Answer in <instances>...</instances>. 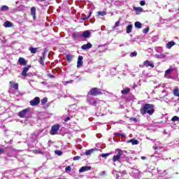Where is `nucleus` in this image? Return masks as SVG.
<instances>
[{"mask_svg":"<svg viewBox=\"0 0 179 179\" xmlns=\"http://www.w3.org/2000/svg\"><path fill=\"white\" fill-rule=\"evenodd\" d=\"M93 152H99V149L98 148H92V149L88 150L85 152V155H86V156H90V155H92V153H93Z\"/></svg>","mask_w":179,"mask_h":179,"instance_id":"nucleus-15","label":"nucleus"},{"mask_svg":"<svg viewBox=\"0 0 179 179\" xmlns=\"http://www.w3.org/2000/svg\"><path fill=\"white\" fill-rule=\"evenodd\" d=\"M138 55V52H136V51L131 52V57H136Z\"/></svg>","mask_w":179,"mask_h":179,"instance_id":"nucleus-39","label":"nucleus"},{"mask_svg":"<svg viewBox=\"0 0 179 179\" xmlns=\"http://www.w3.org/2000/svg\"><path fill=\"white\" fill-rule=\"evenodd\" d=\"M120 20L116 22L115 24V27H120Z\"/></svg>","mask_w":179,"mask_h":179,"instance_id":"nucleus-41","label":"nucleus"},{"mask_svg":"<svg viewBox=\"0 0 179 179\" xmlns=\"http://www.w3.org/2000/svg\"><path fill=\"white\" fill-rule=\"evenodd\" d=\"M40 1L43 2V1H45V0H40Z\"/></svg>","mask_w":179,"mask_h":179,"instance_id":"nucleus-53","label":"nucleus"},{"mask_svg":"<svg viewBox=\"0 0 179 179\" xmlns=\"http://www.w3.org/2000/svg\"><path fill=\"white\" fill-rule=\"evenodd\" d=\"M59 124L53 125L50 131V135H57V134H58V131H59Z\"/></svg>","mask_w":179,"mask_h":179,"instance_id":"nucleus-4","label":"nucleus"},{"mask_svg":"<svg viewBox=\"0 0 179 179\" xmlns=\"http://www.w3.org/2000/svg\"><path fill=\"white\" fill-rule=\"evenodd\" d=\"M40 104V97L36 96L34 99L30 101V105L33 107Z\"/></svg>","mask_w":179,"mask_h":179,"instance_id":"nucleus-5","label":"nucleus"},{"mask_svg":"<svg viewBox=\"0 0 179 179\" xmlns=\"http://www.w3.org/2000/svg\"><path fill=\"white\" fill-rule=\"evenodd\" d=\"M134 10H136V14L141 13V12H143V8L141 7H133Z\"/></svg>","mask_w":179,"mask_h":179,"instance_id":"nucleus-20","label":"nucleus"},{"mask_svg":"<svg viewBox=\"0 0 179 179\" xmlns=\"http://www.w3.org/2000/svg\"><path fill=\"white\" fill-rule=\"evenodd\" d=\"M50 78H54V76H52V75H50Z\"/></svg>","mask_w":179,"mask_h":179,"instance_id":"nucleus-52","label":"nucleus"},{"mask_svg":"<svg viewBox=\"0 0 179 179\" xmlns=\"http://www.w3.org/2000/svg\"><path fill=\"white\" fill-rule=\"evenodd\" d=\"M28 111H29V109H24L20 111L18 113V117H20V118H24Z\"/></svg>","mask_w":179,"mask_h":179,"instance_id":"nucleus-7","label":"nucleus"},{"mask_svg":"<svg viewBox=\"0 0 179 179\" xmlns=\"http://www.w3.org/2000/svg\"><path fill=\"white\" fill-rule=\"evenodd\" d=\"M66 59L69 62H72V59H73V55H67Z\"/></svg>","mask_w":179,"mask_h":179,"instance_id":"nucleus-29","label":"nucleus"},{"mask_svg":"<svg viewBox=\"0 0 179 179\" xmlns=\"http://www.w3.org/2000/svg\"><path fill=\"white\" fill-rule=\"evenodd\" d=\"M109 155H110V153H105V154L101 155V157H108Z\"/></svg>","mask_w":179,"mask_h":179,"instance_id":"nucleus-37","label":"nucleus"},{"mask_svg":"<svg viewBox=\"0 0 179 179\" xmlns=\"http://www.w3.org/2000/svg\"><path fill=\"white\" fill-rule=\"evenodd\" d=\"M91 15H92V13L90 12L89 15L85 19H84V20H86V19H89V17H90Z\"/></svg>","mask_w":179,"mask_h":179,"instance_id":"nucleus-47","label":"nucleus"},{"mask_svg":"<svg viewBox=\"0 0 179 179\" xmlns=\"http://www.w3.org/2000/svg\"><path fill=\"white\" fill-rule=\"evenodd\" d=\"M134 26L136 29H142V23L139 21L136 22Z\"/></svg>","mask_w":179,"mask_h":179,"instance_id":"nucleus-26","label":"nucleus"},{"mask_svg":"<svg viewBox=\"0 0 179 179\" xmlns=\"http://www.w3.org/2000/svg\"><path fill=\"white\" fill-rule=\"evenodd\" d=\"M171 72H173V67L170 66V68L168 70L165 71L164 78H167V75H170Z\"/></svg>","mask_w":179,"mask_h":179,"instance_id":"nucleus-21","label":"nucleus"},{"mask_svg":"<svg viewBox=\"0 0 179 179\" xmlns=\"http://www.w3.org/2000/svg\"><path fill=\"white\" fill-rule=\"evenodd\" d=\"M139 66H140V68H143V66H143H143L142 65H139Z\"/></svg>","mask_w":179,"mask_h":179,"instance_id":"nucleus-51","label":"nucleus"},{"mask_svg":"<svg viewBox=\"0 0 179 179\" xmlns=\"http://www.w3.org/2000/svg\"><path fill=\"white\" fill-rule=\"evenodd\" d=\"M132 121H134V122H138V120L135 117L131 118Z\"/></svg>","mask_w":179,"mask_h":179,"instance_id":"nucleus-46","label":"nucleus"},{"mask_svg":"<svg viewBox=\"0 0 179 179\" xmlns=\"http://www.w3.org/2000/svg\"><path fill=\"white\" fill-rule=\"evenodd\" d=\"M72 82H73V80H68V81H66V82H65V84H66V85H68V84H69V83H72Z\"/></svg>","mask_w":179,"mask_h":179,"instance_id":"nucleus-45","label":"nucleus"},{"mask_svg":"<svg viewBox=\"0 0 179 179\" xmlns=\"http://www.w3.org/2000/svg\"><path fill=\"white\" fill-rule=\"evenodd\" d=\"M71 120V117H67L66 119H64V122H68Z\"/></svg>","mask_w":179,"mask_h":179,"instance_id":"nucleus-44","label":"nucleus"},{"mask_svg":"<svg viewBox=\"0 0 179 179\" xmlns=\"http://www.w3.org/2000/svg\"><path fill=\"white\" fill-rule=\"evenodd\" d=\"M73 160L74 162H76V160H80V157H79V156H76V157H74L73 158Z\"/></svg>","mask_w":179,"mask_h":179,"instance_id":"nucleus-40","label":"nucleus"},{"mask_svg":"<svg viewBox=\"0 0 179 179\" xmlns=\"http://www.w3.org/2000/svg\"><path fill=\"white\" fill-rule=\"evenodd\" d=\"M126 32L127 33V34H129V33L132 32V24H129L127 27Z\"/></svg>","mask_w":179,"mask_h":179,"instance_id":"nucleus-27","label":"nucleus"},{"mask_svg":"<svg viewBox=\"0 0 179 179\" xmlns=\"http://www.w3.org/2000/svg\"><path fill=\"white\" fill-rule=\"evenodd\" d=\"M31 66H25L23 68V70L21 73L22 76L26 78L27 76V72H29V69H30Z\"/></svg>","mask_w":179,"mask_h":179,"instance_id":"nucleus-6","label":"nucleus"},{"mask_svg":"<svg viewBox=\"0 0 179 179\" xmlns=\"http://www.w3.org/2000/svg\"><path fill=\"white\" fill-rule=\"evenodd\" d=\"M31 15L33 16L34 20H36V7H32L31 8Z\"/></svg>","mask_w":179,"mask_h":179,"instance_id":"nucleus-17","label":"nucleus"},{"mask_svg":"<svg viewBox=\"0 0 179 179\" xmlns=\"http://www.w3.org/2000/svg\"><path fill=\"white\" fill-rule=\"evenodd\" d=\"M107 15V13H106L105 11H98L96 13V16H106Z\"/></svg>","mask_w":179,"mask_h":179,"instance_id":"nucleus-28","label":"nucleus"},{"mask_svg":"<svg viewBox=\"0 0 179 179\" xmlns=\"http://www.w3.org/2000/svg\"><path fill=\"white\" fill-rule=\"evenodd\" d=\"M47 101H48V98L44 97V98L41 100V104H42V106H44V104H45V103H47Z\"/></svg>","mask_w":179,"mask_h":179,"instance_id":"nucleus-30","label":"nucleus"},{"mask_svg":"<svg viewBox=\"0 0 179 179\" xmlns=\"http://www.w3.org/2000/svg\"><path fill=\"white\" fill-rule=\"evenodd\" d=\"M152 148H153L154 150H157V149H158V148L157 146H153Z\"/></svg>","mask_w":179,"mask_h":179,"instance_id":"nucleus-49","label":"nucleus"},{"mask_svg":"<svg viewBox=\"0 0 179 179\" xmlns=\"http://www.w3.org/2000/svg\"><path fill=\"white\" fill-rule=\"evenodd\" d=\"M90 100H93V99H90Z\"/></svg>","mask_w":179,"mask_h":179,"instance_id":"nucleus-54","label":"nucleus"},{"mask_svg":"<svg viewBox=\"0 0 179 179\" xmlns=\"http://www.w3.org/2000/svg\"><path fill=\"white\" fill-rule=\"evenodd\" d=\"M176 45V42L174 41H170L166 44V47L167 48H169V50H170V48H171V47Z\"/></svg>","mask_w":179,"mask_h":179,"instance_id":"nucleus-24","label":"nucleus"},{"mask_svg":"<svg viewBox=\"0 0 179 179\" xmlns=\"http://www.w3.org/2000/svg\"><path fill=\"white\" fill-rule=\"evenodd\" d=\"M81 36H83V37H84V38H89V37H90L92 36V34L90 33V31L87 30L85 31L83 34H81Z\"/></svg>","mask_w":179,"mask_h":179,"instance_id":"nucleus-13","label":"nucleus"},{"mask_svg":"<svg viewBox=\"0 0 179 179\" xmlns=\"http://www.w3.org/2000/svg\"><path fill=\"white\" fill-rule=\"evenodd\" d=\"M143 66H146L147 68L150 66V68H155V64L149 62V60H146L143 62Z\"/></svg>","mask_w":179,"mask_h":179,"instance_id":"nucleus-10","label":"nucleus"},{"mask_svg":"<svg viewBox=\"0 0 179 179\" xmlns=\"http://www.w3.org/2000/svg\"><path fill=\"white\" fill-rule=\"evenodd\" d=\"M141 159H142V160H145V159H146V157H142Z\"/></svg>","mask_w":179,"mask_h":179,"instance_id":"nucleus-50","label":"nucleus"},{"mask_svg":"<svg viewBox=\"0 0 179 179\" xmlns=\"http://www.w3.org/2000/svg\"><path fill=\"white\" fill-rule=\"evenodd\" d=\"M36 153H38V155H43V151L40 150H35Z\"/></svg>","mask_w":179,"mask_h":179,"instance_id":"nucleus-43","label":"nucleus"},{"mask_svg":"<svg viewBox=\"0 0 179 179\" xmlns=\"http://www.w3.org/2000/svg\"><path fill=\"white\" fill-rule=\"evenodd\" d=\"M83 65V57L79 56L77 62V68H80Z\"/></svg>","mask_w":179,"mask_h":179,"instance_id":"nucleus-9","label":"nucleus"},{"mask_svg":"<svg viewBox=\"0 0 179 179\" xmlns=\"http://www.w3.org/2000/svg\"><path fill=\"white\" fill-rule=\"evenodd\" d=\"M116 136H121V138H125V134H120V133H116L115 134Z\"/></svg>","mask_w":179,"mask_h":179,"instance_id":"nucleus-35","label":"nucleus"},{"mask_svg":"<svg viewBox=\"0 0 179 179\" xmlns=\"http://www.w3.org/2000/svg\"><path fill=\"white\" fill-rule=\"evenodd\" d=\"M115 152H117V155H113V162L115 163V162H120V159H121V156L124 155V151L120 148L115 149Z\"/></svg>","mask_w":179,"mask_h":179,"instance_id":"nucleus-3","label":"nucleus"},{"mask_svg":"<svg viewBox=\"0 0 179 179\" xmlns=\"http://www.w3.org/2000/svg\"><path fill=\"white\" fill-rule=\"evenodd\" d=\"M129 143H131V145H139V141L133 138V139H130L129 141Z\"/></svg>","mask_w":179,"mask_h":179,"instance_id":"nucleus-23","label":"nucleus"},{"mask_svg":"<svg viewBox=\"0 0 179 179\" xmlns=\"http://www.w3.org/2000/svg\"><path fill=\"white\" fill-rule=\"evenodd\" d=\"M171 121H173V122H176V121L179 122V117H178V116H173L172 117V119H171Z\"/></svg>","mask_w":179,"mask_h":179,"instance_id":"nucleus-32","label":"nucleus"},{"mask_svg":"<svg viewBox=\"0 0 179 179\" xmlns=\"http://www.w3.org/2000/svg\"><path fill=\"white\" fill-rule=\"evenodd\" d=\"M149 30H150L149 27H147L143 29V33H144V34H148V33H149Z\"/></svg>","mask_w":179,"mask_h":179,"instance_id":"nucleus-34","label":"nucleus"},{"mask_svg":"<svg viewBox=\"0 0 179 179\" xmlns=\"http://www.w3.org/2000/svg\"><path fill=\"white\" fill-rule=\"evenodd\" d=\"M73 38H80V37H82V34L79 32H74L72 34Z\"/></svg>","mask_w":179,"mask_h":179,"instance_id":"nucleus-19","label":"nucleus"},{"mask_svg":"<svg viewBox=\"0 0 179 179\" xmlns=\"http://www.w3.org/2000/svg\"><path fill=\"white\" fill-rule=\"evenodd\" d=\"M31 54H36V52H38V48H33V47H30L29 48Z\"/></svg>","mask_w":179,"mask_h":179,"instance_id":"nucleus-18","label":"nucleus"},{"mask_svg":"<svg viewBox=\"0 0 179 179\" xmlns=\"http://www.w3.org/2000/svg\"><path fill=\"white\" fill-rule=\"evenodd\" d=\"M103 94V92H101V89L99 87H93L92 88L87 94V96H101Z\"/></svg>","mask_w":179,"mask_h":179,"instance_id":"nucleus-2","label":"nucleus"},{"mask_svg":"<svg viewBox=\"0 0 179 179\" xmlns=\"http://www.w3.org/2000/svg\"><path fill=\"white\" fill-rule=\"evenodd\" d=\"M141 115L148 114V115H153L155 114V105L147 103L142 106L140 108Z\"/></svg>","mask_w":179,"mask_h":179,"instance_id":"nucleus-1","label":"nucleus"},{"mask_svg":"<svg viewBox=\"0 0 179 179\" xmlns=\"http://www.w3.org/2000/svg\"><path fill=\"white\" fill-rule=\"evenodd\" d=\"M5 150L2 148L0 149V153H4Z\"/></svg>","mask_w":179,"mask_h":179,"instance_id":"nucleus-48","label":"nucleus"},{"mask_svg":"<svg viewBox=\"0 0 179 179\" xmlns=\"http://www.w3.org/2000/svg\"><path fill=\"white\" fill-rule=\"evenodd\" d=\"M92 47H93V45H92V43H87V44H84L81 46V48L83 50H90V48H92Z\"/></svg>","mask_w":179,"mask_h":179,"instance_id":"nucleus-14","label":"nucleus"},{"mask_svg":"<svg viewBox=\"0 0 179 179\" xmlns=\"http://www.w3.org/2000/svg\"><path fill=\"white\" fill-rule=\"evenodd\" d=\"M4 27H12L13 26V24L10 21H6L3 23Z\"/></svg>","mask_w":179,"mask_h":179,"instance_id":"nucleus-22","label":"nucleus"},{"mask_svg":"<svg viewBox=\"0 0 179 179\" xmlns=\"http://www.w3.org/2000/svg\"><path fill=\"white\" fill-rule=\"evenodd\" d=\"M0 10H9V7H8V6H2L0 8Z\"/></svg>","mask_w":179,"mask_h":179,"instance_id":"nucleus-31","label":"nucleus"},{"mask_svg":"<svg viewBox=\"0 0 179 179\" xmlns=\"http://www.w3.org/2000/svg\"><path fill=\"white\" fill-rule=\"evenodd\" d=\"M140 5H141V6H145V5H146V1H140Z\"/></svg>","mask_w":179,"mask_h":179,"instance_id":"nucleus-38","label":"nucleus"},{"mask_svg":"<svg viewBox=\"0 0 179 179\" xmlns=\"http://www.w3.org/2000/svg\"><path fill=\"white\" fill-rule=\"evenodd\" d=\"M131 92L130 88H124L123 90L121 91L122 94H128Z\"/></svg>","mask_w":179,"mask_h":179,"instance_id":"nucleus-25","label":"nucleus"},{"mask_svg":"<svg viewBox=\"0 0 179 179\" xmlns=\"http://www.w3.org/2000/svg\"><path fill=\"white\" fill-rule=\"evenodd\" d=\"M71 170H72L71 166H68L65 168V171H71Z\"/></svg>","mask_w":179,"mask_h":179,"instance_id":"nucleus-36","label":"nucleus"},{"mask_svg":"<svg viewBox=\"0 0 179 179\" xmlns=\"http://www.w3.org/2000/svg\"><path fill=\"white\" fill-rule=\"evenodd\" d=\"M44 59H45V54L43 53V56H41L38 59V62L42 65V66H44Z\"/></svg>","mask_w":179,"mask_h":179,"instance_id":"nucleus-16","label":"nucleus"},{"mask_svg":"<svg viewBox=\"0 0 179 179\" xmlns=\"http://www.w3.org/2000/svg\"><path fill=\"white\" fill-rule=\"evenodd\" d=\"M92 106H96L97 104V101L94 100L93 102H90Z\"/></svg>","mask_w":179,"mask_h":179,"instance_id":"nucleus-42","label":"nucleus"},{"mask_svg":"<svg viewBox=\"0 0 179 179\" xmlns=\"http://www.w3.org/2000/svg\"><path fill=\"white\" fill-rule=\"evenodd\" d=\"M18 62L20 65H22L23 66H26V65H27V60L24 59L23 57H20Z\"/></svg>","mask_w":179,"mask_h":179,"instance_id":"nucleus-11","label":"nucleus"},{"mask_svg":"<svg viewBox=\"0 0 179 179\" xmlns=\"http://www.w3.org/2000/svg\"><path fill=\"white\" fill-rule=\"evenodd\" d=\"M89 170H92V166H82L79 169V173H85V171H89Z\"/></svg>","mask_w":179,"mask_h":179,"instance_id":"nucleus-12","label":"nucleus"},{"mask_svg":"<svg viewBox=\"0 0 179 179\" xmlns=\"http://www.w3.org/2000/svg\"><path fill=\"white\" fill-rule=\"evenodd\" d=\"M55 155H57V156H62V151L61 150H57L55 151Z\"/></svg>","mask_w":179,"mask_h":179,"instance_id":"nucleus-33","label":"nucleus"},{"mask_svg":"<svg viewBox=\"0 0 179 179\" xmlns=\"http://www.w3.org/2000/svg\"><path fill=\"white\" fill-rule=\"evenodd\" d=\"M9 85L12 89H15V90H17V89H19V83H17L10 81Z\"/></svg>","mask_w":179,"mask_h":179,"instance_id":"nucleus-8","label":"nucleus"}]
</instances>
